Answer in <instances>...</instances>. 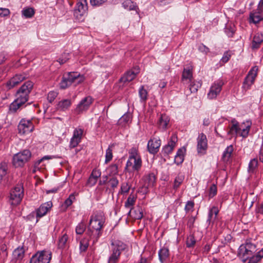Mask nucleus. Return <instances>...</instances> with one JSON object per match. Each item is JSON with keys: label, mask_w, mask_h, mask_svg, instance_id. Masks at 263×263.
<instances>
[{"label": "nucleus", "mask_w": 263, "mask_h": 263, "mask_svg": "<svg viewBox=\"0 0 263 263\" xmlns=\"http://www.w3.org/2000/svg\"><path fill=\"white\" fill-rule=\"evenodd\" d=\"M104 223V216L101 212H98L91 216L89 220V227L86 234L92 240V243H96L102 235V228Z\"/></svg>", "instance_id": "f257e3e1"}, {"label": "nucleus", "mask_w": 263, "mask_h": 263, "mask_svg": "<svg viewBox=\"0 0 263 263\" xmlns=\"http://www.w3.org/2000/svg\"><path fill=\"white\" fill-rule=\"evenodd\" d=\"M85 79L83 75L78 72H68L65 73L62 78L59 85L60 88L65 89L69 87L72 84H79L83 82Z\"/></svg>", "instance_id": "f03ea898"}, {"label": "nucleus", "mask_w": 263, "mask_h": 263, "mask_svg": "<svg viewBox=\"0 0 263 263\" xmlns=\"http://www.w3.org/2000/svg\"><path fill=\"white\" fill-rule=\"evenodd\" d=\"M256 250V246L252 243L251 240L247 239L245 243L240 246L238 251V256L242 259L245 262L250 259L253 253Z\"/></svg>", "instance_id": "7ed1b4c3"}, {"label": "nucleus", "mask_w": 263, "mask_h": 263, "mask_svg": "<svg viewBox=\"0 0 263 263\" xmlns=\"http://www.w3.org/2000/svg\"><path fill=\"white\" fill-rule=\"evenodd\" d=\"M112 253L108 258L107 263H117L119 261L121 252L125 250L126 245L120 240L112 241Z\"/></svg>", "instance_id": "20e7f679"}, {"label": "nucleus", "mask_w": 263, "mask_h": 263, "mask_svg": "<svg viewBox=\"0 0 263 263\" xmlns=\"http://www.w3.org/2000/svg\"><path fill=\"white\" fill-rule=\"evenodd\" d=\"M33 86V83L30 81L25 82L17 90L16 93V99L17 101L25 103L29 98V95Z\"/></svg>", "instance_id": "39448f33"}, {"label": "nucleus", "mask_w": 263, "mask_h": 263, "mask_svg": "<svg viewBox=\"0 0 263 263\" xmlns=\"http://www.w3.org/2000/svg\"><path fill=\"white\" fill-rule=\"evenodd\" d=\"M24 196V189L22 185H18L10 192L9 203L12 205L20 204Z\"/></svg>", "instance_id": "423d86ee"}, {"label": "nucleus", "mask_w": 263, "mask_h": 263, "mask_svg": "<svg viewBox=\"0 0 263 263\" xmlns=\"http://www.w3.org/2000/svg\"><path fill=\"white\" fill-rule=\"evenodd\" d=\"M31 157V153L25 149L14 155L13 158V164L15 167L23 166Z\"/></svg>", "instance_id": "0eeeda50"}, {"label": "nucleus", "mask_w": 263, "mask_h": 263, "mask_svg": "<svg viewBox=\"0 0 263 263\" xmlns=\"http://www.w3.org/2000/svg\"><path fill=\"white\" fill-rule=\"evenodd\" d=\"M87 10V3L86 0H78L76 8L74 10V15L78 21H82L83 16Z\"/></svg>", "instance_id": "6e6552de"}, {"label": "nucleus", "mask_w": 263, "mask_h": 263, "mask_svg": "<svg viewBox=\"0 0 263 263\" xmlns=\"http://www.w3.org/2000/svg\"><path fill=\"white\" fill-rule=\"evenodd\" d=\"M27 77L28 74L25 72L16 73L6 83L5 87L7 90L11 89Z\"/></svg>", "instance_id": "1a4fd4ad"}, {"label": "nucleus", "mask_w": 263, "mask_h": 263, "mask_svg": "<svg viewBox=\"0 0 263 263\" xmlns=\"http://www.w3.org/2000/svg\"><path fill=\"white\" fill-rule=\"evenodd\" d=\"M197 151L198 154L204 155L208 149V140L206 136L203 133L199 135L197 138Z\"/></svg>", "instance_id": "9d476101"}, {"label": "nucleus", "mask_w": 263, "mask_h": 263, "mask_svg": "<svg viewBox=\"0 0 263 263\" xmlns=\"http://www.w3.org/2000/svg\"><path fill=\"white\" fill-rule=\"evenodd\" d=\"M17 128L20 134H28L33 130L34 125L31 120L22 119L17 126Z\"/></svg>", "instance_id": "9b49d317"}, {"label": "nucleus", "mask_w": 263, "mask_h": 263, "mask_svg": "<svg viewBox=\"0 0 263 263\" xmlns=\"http://www.w3.org/2000/svg\"><path fill=\"white\" fill-rule=\"evenodd\" d=\"M224 82L222 80H218L215 81L211 86L208 93V98L209 99H215L220 93Z\"/></svg>", "instance_id": "f8f14e48"}, {"label": "nucleus", "mask_w": 263, "mask_h": 263, "mask_svg": "<svg viewBox=\"0 0 263 263\" xmlns=\"http://www.w3.org/2000/svg\"><path fill=\"white\" fill-rule=\"evenodd\" d=\"M142 161L141 159H133L132 160L128 159L125 170L129 173L138 172L141 168Z\"/></svg>", "instance_id": "ddd939ff"}, {"label": "nucleus", "mask_w": 263, "mask_h": 263, "mask_svg": "<svg viewBox=\"0 0 263 263\" xmlns=\"http://www.w3.org/2000/svg\"><path fill=\"white\" fill-rule=\"evenodd\" d=\"M257 71L258 67L256 66L253 67L251 69L243 82V87L245 88H246L247 89H249L250 86L254 83L257 74Z\"/></svg>", "instance_id": "4468645a"}, {"label": "nucleus", "mask_w": 263, "mask_h": 263, "mask_svg": "<svg viewBox=\"0 0 263 263\" xmlns=\"http://www.w3.org/2000/svg\"><path fill=\"white\" fill-rule=\"evenodd\" d=\"M52 206L51 201H48L42 204L39 208L36 209V217L37 218L36 222L38 221L39 219L45 216L47 212L50 210Z\"/></svg>", "instance_id": "2eb2a0df"}, {"label": "nucleus", "mask_w": 263, "mask_h": 263, "mask_svg": "<svg viewBox=\"0 0 263 263\" xmlns=\"http://www.w3.org/2000/svg\"><path fill=\"white\" fill-rule=\"evenodd\" d=\"M92 103V98L90 96H87L84 98L78 104L76 108V112L78 114H81L82 112L87 110Z\"/></svg>", "instance_id": "dca6fc26"}, {"label": "nucleus", "mask_w": 263, "mask_h": 263, "mask_svg": "<svg viewBox=\"0 0 263 263\" xmlns=\"http://www.w3.org/2000/svg\"><path fill=\"white\" fill-rule=\"evenodd\" d=\"M39 263H49L51 259L52 253L49 251L43 250L34 254Z\"/></svg>", "instance_id": "f3484780"}, {"label": "nucleus", "mask_w": 263, "mask_h": 263, "mask_svg": "<svg viewBox=\"0 0 263 263\" xmlns=\"http://www.w3.org/2000/svg\"><path fill=\"white\" fill-rule=\"evenodd\" d=\"M161 145V141L156 138H151L148 142L147 147L148 152L152 154L158 153Z\"/></svg>", "instance_id": "a211bd4d"}, {"label": "nucleus", "mask_w": 263, "mask_h": 263, "mask_svg": "<svg viewBox=\"0 0 263 263\" xmlns=\"http://www.w3.org/2000/svg\"><path fill=\"white\" fill-rule=\"evenodd\" d=\"M263 20V10L257 8L250 14L249 21L250 23L257 24Z\"/></svg>", "instance_id": "6ab92c4d"}, {"label": "nucleus", "mask_w": 263, "mask_h": 263, "mask_svg": "<svg viewBox=\"0 0 263 263\" xmlns=\"http://www.w3.org/2000/svg\"><path fill=\"white\" fill-rule=\"evenodd\" d=\"M176 141L177 137L175 136H172L168 143L162 148V153L164 156L168 155L173 152L175 147Z\"/></svg>", "instance_id": "aec40b11"}, {"label": "nucleus", "mask_w": 263, "mask_h": 263, "mask_svg": "<svg viewBox=\"0 0 263 263\" xmlns=\"http://www.w3.org/2000/svg\"><path fill=\"white\" fill-rule=\"evenodd\" d=\"M170 251L168 247L163 246L158 251L159 260L161 263H166L170 257Z\"/></svg>", "instance_id": "412c9836"}, {"label": "nucleus", "mask_w": 263, "mask_h": 263, "mask_svg": "<svg viewBox=\"0 0 263 263\" xmlns=\"http://www.w3.org/2000/svg\"><path fill=\"white\" fill-rule=\"evenodd\" d=\"M192 80V66H189L183 69L182 74L181 81L184 83L185 82L187 83L191 82Z\"/></svg>", "instance_id": "4be33fe9"}, {"label": "nucleus", "mask_w": 263, "mask_h": 263, "mask_svg": "<svg viewBox=\"0 0 263 263\" xmlns=\"http://www.w3.org/2000/svg\"><path fill=\"white\" fill-rule=\"evenodd\" d=\"M138 73V70L136 72L133 70L127 71L124 76L120 79V81L124 84L127 82H129L135 78Z\"/></svg>", "instance_id": "5701e85b"}, {"label": "nucleus", "mask_w": 263, "mask_h": 263, "mask_svg": "<svg viewBox=\"0 0 263 263\" xmlns=\"http://www.w3.org/2000/svg\"><path fill=\"white\" fill-rule=\"evenodd\" d=\"M170 120L169 117L166 114L161 115L158 122L159 128L162 130H165L167 128Z\"/></svg>", "instance_id": "b1692460"}, {"label": "nucleus", "mask_w": 263, "mask_h": 263, "mask_svg": "<svg viewBox=\"0 0 263 263\" xmlns=\"http://www.w3.org/2000/svg\"><path fill=\"white\" fill-rule=\"evenodd\" d=\"M144 186L146 187H153L156 182V177L154 173H149L144 177Z\"/></svg>", "instance_id": "393cba45"}, {"label": "nucleus", "mask_w": 263, "mask_h": 263, "mask_svg": "<svg viewBox=\"0 0 263 263\" xmlns=\"http://www.w3.org/2000/svg\"><path fill=\"white\" fill-rule=\"evenodd\" d=\"M71 105V101L69 99H64L59 102L57 106V109L59 111H65L69 109Z\"/></svg>", "instance_id": "a878e982"}, {"label": "nucleus", "mask_w": 263, "mask_h": 263, "mask_svg": "<svg viewBox=\"0 0 263 263\" xmlns=\"http://www.w3.org/2000/svg\"><path fill=\"white\" fill-rule=\"evenodd\" d=\"M219 213L218 208L216 206H213L209 211L208 214V217L206 222L208 224H210L211 222H213L214 220L216 218L217 216Z\"/></svg>", "instance_id": "bb28decb"}, {"label": "nucleus", "mask_w": 263, "mask_h": 263, "mask_svg": "<svg viewBox=\"0 0 263 263\" xmlns=\"http://www.w3.org/2000/svg\"><path fill=\"white\" fill-rule=\"evenodd\" d=\"M263 41V35L261 33H256L253 38V40L252 41V48L253 49H258L260 44Z\"/></svg>", "instance_id": "cd10ccee"}, {"label": "nucleus", "mask_w": 263, "mask_h": 263, "mask_svg": "<svg viewBox=\"0 0 263 263\" xmlns=\"http://www.w3.org/2000/svg\"><path fill=\"white\" fill-rule=\"evenodd\" d=\"M25 250L23 247H18L13 252V259L16 260H21L24 257Z\"/></svg>", "instance_id": "c85d7f7f"}, {"label": "nucleus", "mask_w": 263, "mask_h": 263, "mask_svg": "<svg viewBox=\"0 0 263 263\" xmlns=\"http://www.w3.org/2000/svg\"><path fill=\"white\" fill-rule=\"evenodd\" d=\"M106 175L109 177L116 176L118 175V166L117 164H111L106 168Z\"/></svg>", "instance_id": "c756f323"}, {"label": "nucleus", "mask_w": 263, "mask_h": 263, "mask_svg": "<svg viewBox=\"0 0 263 263\" xmlns=\"http://www.w3.org/2000/svg\"><path fill=\"white\" fill-rule=\"evenodd\" d=\"M132 115L129 112L124 114L118 120V124L122 126H125L131 122Z\"/></svg>", "instance_id": "7c9ffc66"}, {"label": "nucleus", "mask_w": 263, "mask_h": 263, "mask_svg": "<svg viewBox=\"0 0 263 263\" xmlns=\"http://www.w3.org/2000/svg\"><path fill=\"white\" fill-rule=\"evenodd\" d=\"M263 258V248L254 254L252 256L247 263H258Z\"/></svg>", "instance_id": "2f4dec72"}, {"label": "nucleus", "mask_w": 263, "mask_h": 263, "mask_svg": "<svg viewBox=\"0 0 263 263\" xmlns=\"http://www.w3.org/2000/svg\"><path fill=\"white\" fill-rule=\"evenodd\" d=\"M68 238V236L66 233H64L60 236L58 240V248L62 249L65 248Z\"/></svg>", "instance_id": "473e14b6"}, {"label": "nucleus", "mask_w": 263, "mask_h": 263, "mask_svg": "<svg viewBox=\"0 0 263 263\" xmlns=\"http://www.w3.org/2000/svg\"><path fill=\"white\" fill-rule=\"evenodd\" d=\"M233 150L234 149L232 145L227 146L222 154V159L224 161H228L229 160Z\"/></svg>", "instance_id": "72a5a7b5"}, {"label": "nucleus", "mask_w": 263, "mask_h": 263, "mask_svg": "<svg viewBox=\"0 0 263 263\" xmlns=\"http://www.w3.org/2000/svg\"><path fill=\"white\" fill-rule=\"evenodd\" d=\"M184 179V176L182 173H179L175 179L173 189L177 190L182 184Z\"/></svg>", "instance_id": "f704fd0d"}, {"label": "nucleus", "mask_w": 263, "mask_h": 263, "mask_svg": "<svg viewBox=\"0 0 263 263\" xmlns=\"http://www.w3.org/2000/svg\"><path fill=\"white\" fill-rule=\"evenodd\" d=\"M133 159H141L138 148L136 147H133L129 151V157L128 159L132 160Z\"/></svg>", "instance_id": "c9c22d12"}, {"label": "nucleus", "mask_w": 263, "mask_h": 263, "mask_svg": "<svg viewBox=\"0 0 263 263\" xmlns=\"http://www.w3.org/2000/svg\"><path fill=\"white\" fill-rule=\"evenodd\" d=\"M89 246V238L84 237L80 241L79 249L80 252H85Z\"/></svg>", "instance_id": "e433bc0d"}, {"label": "nucleus", "mask_w": 263, "mask_h": 263, "mask_svg": "<svg viewBox=\"0 0 263 263\" xmlns=\"http://www.w3.org/2000/svg\"><path fill=\"white\" fill-rule=\"evenodd\" d=\"M24 104L22 102L18 101L17 100L15 99L10 105V110L11 112H15Z\"/></svg>", "instance_id": "4c0bfd02"}, {"label": "nucleus", "mask_w": 263, "mask_h": 263, "mask_svg": "<svg viewBox=\"0 0 263 263\" xmlns=\"http://www.w3.org/2000/svg\"><path fill=\"white\" fill-rule=\"evenodd\" d=\"M231 122L233 123V125L230 128V130L228 132V134L232 135L235 134V135H237L240 129L238 127V123L235 119H233Z\"/></svg>", "instance_id": "58836bf2"}, {"label": "nucleus", "mask_w": 263, "mask_h": 263, "mask_svg": "<svg viewBox=\"0 0 263 263\" xmlns=\"http://www.w3.org/2000/svg\"><path fill=\"white\" fill-rule=\"evenodd\" d=\"M119 180L117 176L109 177L108 179V186L114 190L119 184Z\"/></svg>", "instance_id": "ea45409f"}, {"label": "nucleus", "mask_w": 263, "mask_h": 263, "mask_svg": "<svg viewBox=\"0 0 263 263\" xmlns=\"http://www.w3.org/2000/svg\"><path fill=\"white\" fill-rule=\"evenodd\" d=\"M122 5L124 8L129 10H136L137 7L136 4L130 0H126L123 3Z\"/></svg>", "instance_id": "a19ab883"}, {"label": "nucleus", "mask_w": 263, "mask_h": 263, "mask_svg": "<svg viewBox=\"0 0 263 263\" xmlns=\"http://www.w3.org/2000/svg\"><path fill=\"white\" fill-rule=\"evenodd\" d=\"M8 166L5 162L0 164V182L4 178L7 174Z\"/></svg>", "instance_id": "79ce46f5"}, {"label": "nucleus", "mask_w": 263, "mask_h": 263, "mask_svg": "<svg viewBox=\"0 0 263 263\" xmlns=\"http://www.w3.org/2000/svg\"><path fill=\"white\" fill-rule=\"evenodd\" d=\"M258 165V161L256 159L254 158L252 159L249 163L248 166V172L249 173H254L256 168H257Z\"/></svg>", "instance_id": "37998d69"}, {"label": "nucleus", "mask_w": 263, "mask_h": 263, "mask_svg": "<svg viewBox=\"0 0 263 263\" xmlns=\"http://www.w3.org/2000/svg\"><path fill=\"white\" fill-rule=\"evenodd\" d=\"M143 216L142 210L140 207H138L137 209L133 210V213L132 214L133 218L140 220L142 218Z\"/></svg>", "instance_id": "c03bdc74"}, {"label": "nucleus", "mask_w": 263, "mask_h": 263, "mask_svg": "<svg viewBox=\"0 0 263 263\" xmlns=\"http://www.w3.org/2000/svg\"><path fill=\"white\" fill-rule=\"evenodd\" d=\"M22 13L26 18H31L34 15L35 12L32 8H26L23 9Z\"/></svg>", "instance_id": "a18cd8bd"}, {"label": "nucleus", "mask_w": 263, "mask_h": 263, "mask_svg": "<svg viewBox=\"0 0 263 263\" xmlns=\"http://www.w3.org/2000/svg\"><path fill=\"white\" fill-rule=\"evenodd\" d=\"M112 146H109L106 151L105 163L109 162L112 159Z\"/></svg>", "instance_id": "49530a36"}, {"label": "nucleus", "mask_w": 263, "mask_h": 263, "mask_svg": "<svg viewBox=\"0 0 263 263\" xmlns=\"http://www.w3.org/2000/svg\"><path fill=\"white\" fill-rule=\"evenodd\" d=\"M86 230V225L85 223L82 221L77 226L76 228V233L78 235H82Z\"/></svg>", "instance_id": "de8ad7c7"}, {"label": "nucleus", "mask_w": 263, "mask_h": 263, "mask_svg": "<svg viewBox=\"0 0 263 263\" xmlns=\"http://www.w3.org/2000/svg\"><path fill=\"white\" fill-rule=\"evenodd\" d=\"M139 95L142 102H145L147 99V91L144 88L143 86H141L139 90Z\"/></svg>", "instance_id": "09e8293b"}, {"label": "nucleus", "mask_w": 263, "mask_h": 263, "mask_svg": "<svg viewBox=\"0 0 263 263\" xmlns=\"http://www.w3.org/2000/svg\"><path fill=\"white\" fill-rule=\"evenodd\" d=\"M136 201V198L134 196L131 195L128 197L127 199L125 202V207L126 208H133Z\"/></svg>", "instance_id": "8fccbe9b"}, {"label": "nucleus", "mask_w": 263, "mask_h": 263, "mask_svg": "<svg viewBox=\"0 0 263 263\" xmlns=\"http://www.w3.org/2000/svg\"><path fill=\"white\" fill-rule=\"evenodd\" d=\"M217 193V188L215 184H212L209 189V197L212 198L214 197Z\"/></svg>", "instance_id": "3c124183"}, {"label": "nucleus", "mask_w": 263, "mask_h": 263, "mask_svg": "<svg viewBox=\"0 0 263 263\" xmlns=\"http://www.w3.org/2000/svg\"><path fill=\"white\" fill-rule=\"evenodd\" d=\"M81 140L78 138H74L72 137L69 143V147L70 148H73L78 146V145L81 142Z\"/></svg>", "instance_id": "603ef678"}, {"label": "nucleus", "mask_w": 263, "mask_h": 263, "mask_svg": "<svg viewBox=\"0 0 263 263\" xmlns=\"http://www.w3.org/2000/svg\"><path fill=\"white\" fill-rule=\"evenodd\" d=\"M83 134V130L81 128H77L74 130L72 137L81 140Z\"/></svg>", "instance_id": "864d4df0"}, {"label": "nucleus", "mask_w": 263, "mask_h": 263, "mask_svg": "<svg viewBox=\"0 0 263 263\" xmlns=\"http://www.w3.org/2000/svg\"><path fill=\"white\" fill-rule=\"evenodd\" d=\"M251 127V123H250L249 122H248V124L246 126L245 128H243L242 129V131L240 133V136L242 137L243 138H246L248 137L250 129Z\"/></svg>", "instance_id": "5fc2aeb1"}, {"label": "nucleus", "mask_w": 263, "mask_h": 263, "mask_svg": "<svg viewBox=\"0 0 263 263\" xmlns=\"http://www.w3.org/2000/svg\"><path fill=\"white\" fill-rule=\"evenodd\" d=\"M196 243V240L195 239V238L193 236L190 235L186 239V246L188 248H191L193 247Z\"/></svg>", "instance_id": "6e6d98bb"}, {"label": "nucleus", "mask_w": 263, "mask_h": 263, "mask_svg": "<svg viewBox=\"0 0 263 263\" xmlns=\"http://www.w3.org/2000/svg\"><path fill=\"white\" fill-rule=\"evenodd\" d=\"M75 196L74 194H71L69 197L66 199L64 202V204L66 207H68L72 204L73 201L75 200Z\"/></svg>", "instance_id": "4d7b16f0"}, {"label": "nucleus", "mask_w": 263, "mask_h": 263, "mask_svg": "<svg viewBox=\"0 0 263 263\" xmlns=\"http://www.w3.org/2000/svg\"><path fill=\"white\" fill-rule=\"evenodd\" d=\"M194 202L193 201H188L185 204L184 210L186 213L189 212L190 211H193L194 206Z\"/></svg>", "instance_id": "13d9d810"}, {"label": "nucleus", "mask_w": 263, "mask_h": 263, "mask_svg": "<svg viewBox=\"0 0 263 263\" xmlns=\"http://www.w3.org/2000/svg\"><path fill=\"white\" fill-rule=\"evenodd\" d=\"M58 96V92L54 91H50L47 95V100L50 102H52Z\"/></svg>", "instance_id": "bf43d9fd"}, {"label": "nucleus", "mask_w": 263, "mask_h": 263, "mask_svg": "<svg viewBox=\"0 0 263 263\" xmlns=\"http://www.w3.org/2000/svg\"><path fill=\"white\" fill-rule=\"evenodd\" d=\"M190 83L189 86V89L191 93H195L196 92L198 89L199 85L198 84H196L192 81L191 82H189Z\"/></svg>", "instance_id": "052dcab7"}, {"label": "nucleus", "mask_w": 263, "mask_h": 263, "mask_svg": "<svg viewBox=\"0 0 263 263\" xmlns=\"http://www.w3.org/2000/svg\"><path fill=\"white\" fill-rule=\"evenodd\" d=\"M130 186L128 183H124L121 186V193H127L129 192Z\"/></svg>", "instance_id": "680f3d73"}, {"label": "nucleus", "mask_w": 263, "mask_h": 263, "mask_svg": "<svg viewBox=\"0 0 263 263\" xmlns=\"http://www.w3.org/2000/svg\"><path fill=\"white\" fill-rule=\"evenodd\" d=\"M98 181V179L90 175L87 181V185L89 186H92L96 184Z\"/></svg>", "instance_id": "e2e57ef3"}, {"label": "nucleus", "mask_w": 263, "mask_h": 263, "mask_svg": "<svg viewBox=\"0 0 263 263\" xmlns=\"http://www.w3.org/2000/svg\"><path fill=\"white\" fill-rule=\"evenodd\" d=\"M107 0H90L91 5L93 6H100L105 3Z\"/></svg>", "instance_id": "0e129e2a"}, {"label": "nucleus", "mask_w": 263, "mask_h": 263, "mask_svg": "<svg viewBox=\"0 0 263 263\" xmlns=\"http://www.w3.org/2000/svg\"><path fill=\"white\" fill-rule=\"evenodd\" d=\"M69 59V54L68 53H64L62 54V57L59 59L58 62L60 64H63L66 63L67 60Z\"/></svg>", "instance_id": "69168bd1"}, {"label": "nucleus", "mask_w": 263, "mask_h": 263, "mask_svg": "<svg viewBox=\"0 0 263 263\" xmlns=\"http://www.w3.org/2000/svg\"><path fill=\"white\" fill-rule=\"evenodd\" d=\"M231 57V55L230 53V52L229 51H226L224 53V54L221 59V61L223 63H227Z\"/></svg>", "instance_id": "338daca9"}, {"label": "nucleus", "mask_w": 263, "mask_h": 263, "mask_svg": "<svg viewBox=\"0 0 263 263\" xmlns=\"http://www.w3.org/2000/svg\"><path fill=\"white\" fill-rule=\"evenodd\" d=\"M10 14V11L7 8H0V16L4 17Z\"/></svg>", "instance_id": "774afa93"}]
</instances>
